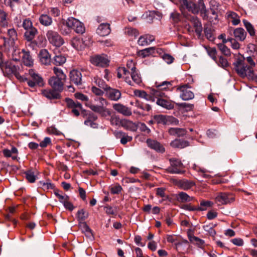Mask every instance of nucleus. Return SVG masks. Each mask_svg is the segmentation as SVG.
I'll return each instance as SVG.
<instances>
[{
    "mask_svg": "<svg viewBox=\"0 0 257 257\" xmlns=\"http://www.w3.org/2000/svg\"><path fill=\"white\" fill-rule=\"evenodd\" d=\"M171 85V82L169 81H164L161 83H158L156 82L153 88L156 90H158L161 93H165L163 92V90L167 89L168 86Z\"/></svg>",
    "mask_w": 257,
    "mask_h": 257,
    "instance_id": "40",
    "label": "nucleus"
},
{
    "mask_svg": "<svg viewBox=\"0 0 257 257\" xmlns=\"http://www.w3.org/2000/svg\"><path fill=\"white\" fill-rule=\"evenodd\" d=\"M130 72L124 67H119L117 69V76L118 78L123 77L125 81L130 85H133L132 81L130 79L129 75Z\"/></svg>",
    "mask_w": 257,
    "mask_h": 257,
    "instance_id": "22",
    "label": "nucleus"
},
{
    "mask_svg": "<svg viewBox=\"0 0 257 257\" xmlns=\"http://www.w3.org/2000/svg\"><path fill=\"white\" fill-rule=\"evenodd\" d=\"M43 95L48 99H58L60 97L59 92L56 90H43L42 91Z\"/></svg>",
    "mask_w": 257,
    "mask_h": 257,
    "instance_id": "36",
    "label": "nucleus"
},
{
    "mask_svg": "<svg viewBox=\"0 0 257 257\" xmlns=\"http://www.w3.org/2000/svg\"><path fill=\"white\" fill-rule=\"evenodd\" d=\"M165 96V93H161L158 90H155L153 87L151 89L150 94L147 93V96L144 99L147 101L154 102L155 98L158 99V97H164Z\"/></svg>",
    "mask_w": 257,
    "mask_h": 257,
    "instance_id": "26",
    "label": "nucleus"
},
{
    "mask_svg": "<svg viewBox=\"0 0 257 257\" xmlns=\"http://www.w3.org/2000/svg\"><path fill=\"white\" fill-rule=\"evenodd\" d=\"M105 96L111 100L118 101L121 98V93L118 89L109 86L105 91Z\"/></svg>",
    "mask_w": 257,
    "mask_h": 257,
    "instance_id": "19",
    "label": "nucleus"
},
{
    "mask_svg": "<svg viewBox=\"0 0 257 257\" xmlns=\"http://www.w3.org/2000/svg\"><path fill=\"white\" fill-rule=\"evenodd\" d=\"M115 134L117 138H121L120 143L123 145H125L127 142H131L133 139L132 137L128 136L126 133L121 131L116 132Z\"/></svg>",
    "mask_w": 257,
    "mask_h": 257,
    "instance_id": "39",
    "label": "nucleus"
},
{
    "mask_svg": "<svg viewBox=\"0 0 257 257\" xmlns=\"http://www.w3.org/2000/svg\"><path fill=\"white\" fill-rule=\"evenodd\" d=\"M146 143L150 148L154 150L157 152L163 153L165 151V149L163 146L156 140L148 139L147 140Z\"/></svg>",
    "mask_w": 257,
    "mask_h": 257,
    "instance_id": "20",
    "label": "nucleus"
},
{
    "mask_svg": "<svg viewBox=\"0 0 257 257\" xmlns=\"http://www.w3.org/2000/svg\"><path fill=\"white\" fill-rule=\"evenodd\" d=\"M96 84L100 88L104 89L105 91L107 90V89L109 87L104 81L103 80H102L100 78H97L95 80Z\"/></svg>",
    "mask_w": 257,
    "mask_h": 257,
    "instance_id": "63",
    "label": "nucleus"
},
{
    "mask_svg": "<svg viewBox=\"0 0 257 257\" xmlns=\"http://www.w3.org/2000/svg\"><path fill=\"white\" fill-rule=\"evenodd\" d=\"M188 237L189 241L193 243L196 244L197 245H202L204 242V240L193 235L188 234Z\"/></svg>",
    "mask_w": 257,
    "mask_h": 257,
    "instance_id": "58",
    "label": "nucleus"
},
{
    "mask_svg": "<svg viewBox=\"0 0 257 257\" xmlns=\"http://www.w3.org/2000/svg\"><path fill=\"white\" fill-rule=\"evenodd\" d=\"M53 71L56 76H53L52 77L59 78L60 79L66 80V75L63 73L62 69L54 67Z\"/></svg>",
    "mask_w": 257,
    "mask_h": 257,
    "instance_id": "53",
    "label": "nucleus"
},
{
    "mask_svg": "<svg viewBox=\"0 0 257 257\" xmlns=\"http://www.w3.org/2000/svg\"><path fill=\"white\" fill-rule=\"evenodd\" d=\"M59 190L58 189L54 190V194L58 198L59 201L61 202L63 204H64L66 202H67L69 197L66 195H63L62 194H60Z\"/></svg>",
    "mask_w": 257,
    "mask_h": 257,
    "instance_id": "50",
    "label": "nucleus"
},
{
    "mask_svg": "<svg viewBox=\"0 0 257 257\" xmlns=\"http://www.w3.org/2000/svg\"><path fill=\"white\" fill-rule=\"evenodd\" d=\"M39 185L41 187L43 188L44 190L45 189H53L55 187V186L53 184H52L51 182H45L44 181H40Z\"/></svg>",
    "mask_w": 257,
    "mask_h": 257,
    "instance_id": "64",
    "label": "nucleus"
},
{
    "mask_svg": "<svg viewBox=\"0 0 257 257\" xmlns=\"http://www.w3.org/2000/svg\"><path fill=\"white\" fill-rule=\"evenodd\" d=\"M173 183L180 188L185 190L190 189L195 185V183L194 181L187 179H173Z\"/></svg>",
    "mask_w": 257,
    "mask_h": 257,
    "instance_id": "16",
    "label": "nucleus"
},
{
    "mask_svg": "<svg viewBox=\"0 0 257 257\" xmlns=\"http://www.w3.org/2000/svg\"><path fill=\"white\" fill-rule=\"evenodd\" d=\"M38 34V30L35 27L27 30L24 33V37L25 39L28 41H32L35 37L36 35Z\"/></svg>",
    "mask_w": 257,
    "mask_h": 257,
    "instance_id": "38",
    "label": "nucleus"
},
{
    "mask_svg": "<svg viewBox=\"0 0 257 257\" xmlns=\"http://www.w3.org/2000/svg\"><path fill=\"white\" fill-rule=\"evenodd\" d=\"M181 4L180 10L185 17H188L189 15H186L184 11L186 9L189 12H191L194 15L200 13V16L203 19H207L206 7L203 0H198L195 3L193 1H188L187 0H179Z\"/></svg>",
    "mask_w": 257,
    "mask_h": 257,
    "instance_id": "2",
    "label": "nucleus"
},
{
    "mask_svg": "<svg viewBox=\"0 0 257 257\" xmlns=\"http://www.w3.org/2000/svg\"><path fill=\"white\" fill-rule=\"evenodd\" d=\"M64 81L65 80L59 78L51 77L49 80V84L54 90L60 92L63 89Z\"/></svg>",
    "mask_w": 257,
    "mask_h": 257,
    "instance_id": "18",
    "label": "nucleus"
},
{
    "mask_svg": "<svg viewBox=\"0 0 257 257\" xmlns=\"http://www.w3.org/2000/svg\"><path fill=\"white\" fill-rule=\"evenodd\" d=\"M226 17L228 20H231L232 25L236 26L240 23L239 17L238 15L234 12L229 11L226 13Z\"/></svg>",
    "mask_w": 257,
    "mask_h": 257,
    "instance_id": "41",
    "label": "nucleus"
},
{
    "mask_svg": "<svg viewBox=\"0 0 257 257\" xmlns=\"http://www.w3.org/2000/svg\"><path fill=\"white\" fill-rule=\"evenodd\" d=\"M46 37L49 42L57 47H60L64 43L63 38L56 31H48L46 33Z\"/></svg>",
    "mask_w": 257,
    "mask_h": 257,
    "instance_id": "6",
    "label": "nucleus"
},
{
    "mask_svg": "<svg viewBox=\"0 0 257 257\" xmlns=\"http://www.w3.org/2000/svg\"><path fill=\"white\" fill-rule=\"evenodd\" d=\"M176 105L179 108H184L186 111L192 110L194 108V105L193 104L186 102L176 103Z\"/></svg>",
    "mask_w": 257,
    "mask_h": 257,
    "instance_id": "60",
    "label": "nucleus"
},
{
    "mask_svg": "<svg viewBox=\"0 0 257 257\" xmlns=\"http://www.w3.org/2000/svg\"><path fill=\"white\" fill-rule=\"evenodd\" d=\"M22 53L23 54L22 56V61L24 64L28 67L32 66L34 64V61L30 55V52L23 49Z\"/></svg>",
    "mask_w": 257,
    "mask_h": 257,
    "instance_id": "27",
    "label": "nucleus"
},
{
    "mask_svg": "<svg viewBox=\"0 0 257 257\" xmlns=\"http://www.w3.org/2000/svg\"><path fill=\"white\" fill-rule=\"evenodd\" d=\"M156 103L158 105L168 110L173 109L174 108V102L163 99V97H158Z\"/></svg>",
    "mask_w": 257,
    "mask_h": 257,
    "instance_id": "28",
    "label": "nucleus"
},
{
    "mask_svg": "<svg viewBox=\"0 0 257 257\" xmlns=\"http://www.w3.org/2000/svg\"><path fill=\"white\" fill-rule=\"evenodd\" d=\"M39 59L42 64L49 65L51 62V55L46 49H42L39 53Z\"/></svg>",
    "mask_w": 257,
    "mask_h": 257,
    "instance_id": "23",
    "label": "nucleus"
},
{
    "mask_svg": "<svg viewBox=\"0 0 257 257\" xmlns=\"http://www.w3.org/2000/svg\"><path fill=\"white\" fill-rule=\"evenodd\" d=\"M155 40V38L153 36L150 35H146L141 36L138 41V43L140 46H144L150 44Z\"/></svg>",
    "mask_w": 257,
    "mask_h": 257,
    "instance_id": "31",
    "label": "nucleus"
},
{
    "mask_svg": "<svg viewBox=\"0 0 257 257\" xmlns=\"http://www.w3.org/2000/svg\"><path fill=\"white\" fill-rule=\"evenodd\" d=\"M79 226L82 232H83L87 237H91L93 236L92 230L86 222L79 223Z\"/></svg>",
    "mask_w": 257,
    "mask_h": 257,
    "instance_id": "45",
    "label": "nucleus"
},
{
    "mask_svg": "<svg viewBox=\"0 0 257 257\" xmlns=\"http://www.w3.org/2000/svg\"><path fill=\"white\" fill-rule=\"evenodd\" d=\"M135 106L139 108L147 111H150L152 109V106L149 104L144 103L139 100H137L135 102Z\"/></svg>",
    "mask_w": 257,
    "mask_h": 257,
    "instance_id": "49",
    "label": "nucleus"
},
{
    "mask_svg": "<svg viewBox=\"0 0 257 257\" xmlns=\"http://www.w3.org/2000/svg\"><path fill=\"white\" fill-rule=\"evenodd\" d=\"M22 26L25 31L34 27L31 20L29 19H26L24 20Z\"/></svg>",
    "mask_w": 257,
    "mask_h": 257,
    "instance_id": "62",
    "label": "nucleus"
},
{
    "mask_svg": "<svg viewBox=\"0 0 257 257\" xmlns=\"http://www.w3.org/2000/svg\"><path fill=\"white\" fill-rule=\"evenodd\" d=\"M66 57L61 54L55 55L52 59L53 64L56 66L62 65L66 62Z\"/></svg>",
    "mask_w": 257,
    "mask_h": 257,
    "instance_id": "43",
    "label": "nucleus"
},
{
    "mask_svg": "<svg viewBox=\"0 0 257 257\" xmlns=\"http://www.w3.org/2000/svg\"><path fill=\"white\" fill-rule=\"evenodd\" d=\"M191 87L187 84L178 87L177 90L180 92V97L184 100L192 99L194 97L193 92L190 90Z\"/></svg>",
    "mask_w": 257,
    "mask_h": 257,
    "instance_id": "10",
    "label": "nucleus"
},
{
    "mask_svg": "<svg viewBox=\"0 0 257 257\" xmlns=\"http://www.w3.org/2000/svg\"><path fill=\"white\" fill-rule=\"evenodd\" d=\"M91 63L97 66L101 67H106L108 65L109 61L105 55H97L90 57Z\"/></svg>",
    "mask_w": 257,
    "mask_h": 257,
    "instance_id": "13",
    "label": "nucleus"
},
{
    "mask_svg": "<svg viewBox=\"0 0 257 257\" xmlns=\"http://www.w3.org/2000/svg\"><path fill=\"white\" fill-rule=\"evenodd\" d=\"M88 212L84 209L79 210L76 214V217L79 223L86 222L85 220L88 218Z\"/></svg>",
    "mask_w": 257,
    "mask_h": 257,
    "instance_id": "37",
    "label": "nucleus"
},
{
    "mask_svg": "<svg viewBox=\"0 0 257 257\" xmlns=\"http://www.w3.org/2000/svg\"><path fill=\"white\" fill-rule=\"evenodd\" d=\"M193 199V197L189 196L186 193L180 192L178 195V200L181 202H190Z\"/></svg>",
    "mask_w": 257,
    "mask_h": 257,
    "instance_id": "44",
    "label": "nucleus"
},
{
    "mask_svg": "<svg viewBox=\"0 0 257 257\" xmlns=\"http://www.w3.org/2000/svg\"><path fill=\"white\" fill-rule=\"evenodd\" d=\"M110 25L108 23H102L98 27L96 33L100 36H106L110 33Z\"/></svg>",
    "mask_w": 257,
    "mask_h": 257,
    "instance_id": "24",
    "label": "nucleus"
},
{
    "mask_svg": "<svg viewBox=\"0 0 257 257\" xmlns=\"http://www.w3.org/2000/svg\"><path fill=\"white\" fill-rule=\"evenodd\" d=\"M156 48L155 47H152L140 50L137 52L139 57L142 58L153 55L155 53Z\"/></svg>",
    "mask_w": 257,
    "mask_h": 257,
    "instance_id": "32",
    "label": "nucleus"
},
{
    "mask_svg": "<svg viewBox=\"0 0 257 257\" xmlns=\"http://www.w3.org/2000/svg\"><path fill=\"white\" fill-rule=\"evenodd\" d=\"M6 71L9 74H14L20 81H23L24 77L21 76L19 73L20 67L16 65L12 62L8 63L6 65Z\"/></svg>",
    "mask_w": 257,
    "mask_h": 257,
    "instance_id": "14",
    "label": "nucleus"
},
{
    "mask_svg": "<svg viewBox=\"0 0 257 257\" xmlns=\"http://www.w3.org/2000/svg\"><path fill=\"white\" fill-rule=\"evenodd\" d=\"M69 77L72 83L76 85L82 84V75L80 70L78 69H73L70 72Z\"/></svg>",
    "mask_w": 257,
    "mask_h": 257,
    "instance_id": "17",
    "label": "nucleus"
},
{
    "mask_svg": "<svg viewBox=\"0 0 257 257\" xmlns=\"http://www.w3.org/2000/svg\"><path fill=\"white\" fill-rule=\"evenodd\" d=\"M216 226V224H210L208 225H205L203 226V229L208 232L210 235L214 237L216 235V231L214 229V227Z\"/></svg>",
    "mask_w": 257,
    "mask_h": 257,
    "instance_id": "52",
    "label": "nucleus"
},
{
    "mask_svg": "<svg viewBox=\"0 0 257 257\" xmlns=\"http://www.w3.org/2000/svg\"><path fill=\"white\" fill-rule=\"evenodd\" d=\"M121 126L127 130L135 132L137 129V124L132 121L127 119H122L121 122Z\"/></svg>",
    "mask_w": 257,
    "mask_h": 257,
    "instance_id": "33",
    "label": "nucleus"
},
{
    "mask_svg": "<svg viewBox=\"0 0 257 257\" xmlns=\"http://www.w3.org/2000/svg\"><path fill=\"white\" fill-rule=\"evenodd\" d=\"M74 96L77 99L86 101V106L93 112L99 113L101 116L107 117L111 115V110L106 107L108 104V101L105 98L102 97L95 98V101L97 102L98 104H94L88 101V97L81 93H76Z\"/></svg>",
    "mask_w": 257,
    "mask_h": 257,
    "instance_id": "1",
    "label": "nucleus"
},
{
    "mask_svg": "<svg viewBox=\"0 0 257 257\" xmlns=\"http://www.w3.org/2000/svg\"><path fill=\"white\" fill-rule=\"evenodd\" d=\"M225 43H219L217 45L218 49L221 52L222 54L225 55V56H230V49L225 45Z\"/></svg>",
    "mask_w": 257,
    "mask_h": 257,
    "instance_id": "59",
    "label": "nucleus"
},
{
    "mask_svg": "<svg viewBox=\"0 0 257 257\" xmlns=\"http://www.w3.org/2000/svg\"><path fill=\"white\" fill-rule=\"evenodd\" d=\"M81 115L84 118H86L84 123L86 125L90 126L91 127L93 128H96L98 127V123L95 122L97 119V116L94 113L90 111H87L83 110L81 113Z\"/></svg>",
    "mask_w": 257,
    "mask_h": 257,
    "instance_id": "7",
    "label": "nucleus"
},
{
    "mask_svg": "<svg viewBox=\"0 0 257 257\" xmlns=\"http://www.w3.org/2000/svg\"><path fill=\"white\" fill-rule=\"evenodd\" d=\"M26 179L31 183H34L36 180L37 176L35 174L34 171L29 170L25 173Z\"/></svg>",
    "mask_w": 257,
    "mask_h": 257,
    "instance_id": "46",
    "label": "nucleus"
},
{
    "mask_svg": "<svg viewBox=\"0 0 257 257\" xmlns=\"http://www.w3.org/2000/svg\"><path fill=\"white\" fill-rule=\"evenodd\" d=\"M170 166L167 169L168 173L171 174H182L184 172L182 171L183 169V164L180 160L175 158H171L169 159Z\"/></svg>",
    "mask_w": 257,
    "mask_h": 257,
    "instance_id": "8",
    "label": "nucleus"
},
{
    "mask_svg": "<svg viewBox=\"0 0 257 257\" xmlns=\"http://www.w3.org/2000/svg\"><path fill=\"white\" fill-rule=\"evenodd\" d=\"M65 24L69 29H72L78 34H82L85 32L84 24L73 17L68 18L66 21Z\"/></svg>",
    "mask_w": 257,
    "mask_h": 257,
    "instance_id": "5",
    "label": "nucleus"
},
{
    "mask_svg": "<svg viewBox=\"0 0 257 257\" xmlns=\"http://www.w3.org/2000/svg\"><path fill=\"white\" fill-rule=\"evenodd\" d=\"M204 32L206 38L209 41H213L215 39L213 31L211 27H204Z\"/></svg>",
    "mask_w": 257,
    "mask_h": 257,
    "instance_id": "54",
    "label": "nucleus"
},
{
    "mask_svg": "<svg viewBox=\"0 0 257 257\" xmlns=\"http://www.w3.org/2000/svg\"><path fill=\"white\" fill-rule=\"evenodd\" d=\"M8 13L3 9H0V26L3 28L8 26Z\"/></svg>",
    "mask_w": 257,
    "mask_h": 257,
    "instance_id": "42",
    "label": "nucleus"
},
{
    "mask_svg": "<svg viewBox=\"0 0 257 257\" xmlns=\"http://www.w3.org/2000/svg\"><path fill=\"white\" fill-rule=\"evenodd\" d=\"M124 32L128 36L134 37L135 38L137 37L139 34L138 31L136 29L131 27L125 28Z\"/></svg>",
    "mask_w": 257,
    "mask_h": 257,
    "instance_id": "56",
    "label": "nucleus"
},
{
    "mask_svg": "<svg viewBox=\"0 0 257 257\" xmlns=\"http://www.w3.org/2000/svg\"><path fill=\"white\" fill-rule=\"evenodd\" d=\"M233 35L235 39L240 41H243L246 37V32L241 28L234 29L233 30Z\"/></svg>",
    "mask_w": 257,
    "mask_h": 257,
    "instance_id": "35",
    "label": "nucleus"
},
{
    "mask_svg": "<svg viewBox=\"0 0 257 257\" xmlns=\"http://www.w3.org/2000/svg\"><path fill=\"white\" fill-rule=\"evenodd\" d=\"M189 145L190 143L188 141L177 139L172 141L170 143L172 147L177 149H183L189 146Z\"/></svg>",
    "mask_w": 257,
    "mask_h": 257,
    "instance_id": "30",
    "label": "nucleus"
},
{
    "mask_svg": "<svg viewBox=\"0 0 257 257\" xmlns=\"http://www.w3.org/2000/svg\"><path fill=\"white\" fill-rule=\"evenodd\" d=\"M112 107L118 113H121L124 116H130L132 114L131 109L122 104H113Z\"/></svg>",
    "mask_w": 257,
    "mask_h": 257,
    "instance_id": "21",
    "label": "nucleus"
},
{
    "mask_svg": "<svg viewBox=\"0 0 257 257\" xmlns=\"http://www.w3.org/2000/svg\"><path fill=\"white\" fill-rule=\"evenodd\" d=\"M153 119L155 122L157 123L165 124L167 122L166 116L162 114L154 115Z\"/></svg>",
    "mask_w": 257,
    "mask_h": 257,
    "instance_id": "57",
    "label": "nucleus"
},
{
    "mask_svg": "<svg viewBox=\"0 0 257 257\" xmlns=\"http://www.w3.org/2000/svg\"><path fill=\"white\" fill-rule=\"evenodd\" d=\"M213 203L210 201L202 200L200 202V206L197 207V211L206 210L207 208L211 207Z\"/></svg>",
    "mask_w": 257,
    "mask_h": 257,
    "instance_id": "47",
    "label": "nucleus"
},
{
    "mask_svg": "<svg viewBox=\"0 0 257 257\" xmlns=\"http://www.w3.org/2000/svg\"><path fill=\"white\" fill-rule=\"evenodd\" d=\"M217 9L216 8L210 7L209 11L206 9L207 19H203L204 20L208 21L210 23H215V21L218 20V14L217 13Z\"/></svg>",
    "mask_w": 257,
    "mask_h": 257,
    "instance_id": "25",
    "label": "nucleus"
},
{
    "mask_svg": "<svg viewBox=\"0 0 257 257\" xmlns=\"http://www.w3.org/2000/svg\"><path fill=\"white\" fill-rule=\"evenodd\" d=\"M40 23L45 26L48 27L53 23L52 18L47 14H41L39 18Z\"/></svg>",
    "mask_w": 257,
    "mask_h": 257,
    "instance_id": "34",
    "label": "nucleus"
},
{
    "mask_svg": "<svg viewBox=\"0 0 257 257\" xmlns=\"http://www.w3.org/2000/svg\"><path fill=\"white\" fill-rule=\"evenodd\" d=\"M205 49L208 53V54L214 60H216V48L213 47L211 48L210 47H205Z\"/></svg>",
    "mask_w": 257,
    "mask_h": 257,
    "instance_id": "61",
    "label": "nucleus"
},
{
    "mask_svg": "<svg viewBox=\"0 0 257 257\" xmlns=\"http://www.w3.org/2000/svg\"><path fill=\"white\" fill-rule=\"evenodd\" d=\"M185 18L192 23L195 28V33L198 37H200L202 34L203 28L199 19L195 16H188V17Z\"/></svg>",
    "mask_w": 257,
    "mask_h": 257,
    "instance_id": "15",
    "label": "nucleus"
},
{
    "mask_svg": "<svg viewBox=\"0 0 257 257\" xmlns=\"http://www.w3.org/2000/svg\"><path fill=\"white\" fill-rule=\"evenodd\" d=\"M187 130L184 128L171 127L168 130L170 135L177 137H183L187 134Z\"/></svg>",
    "mask_w": 257,
    "mask_h": 257,
    "instance_id": "29",
    "label": "nucleus"
},
{
    "mask_svg": "<svg viewBox=\"0 0 257 257\" xmlns=\"http://www.w3.org/2000/svg\"><path fill=\"white\" fill-rule=\"evenodd\" d=\"M234 69L236 73L241 77L246 76L247 72L250 77L254 76V71L244 63V59L238 58L233 62Z\"/></svg>",
    "mask_w": 257,
    "mask_h": 257,
    "instance_id": "3",
    "label": "nucleus"
},
{
    "mask_svg": "<svg viewBox=\"0 0 257 257\" xmlns=\"http://www.w3.org/2000/svg\"><path fill=\"white\" fill-rule=\"evenodd\" d=\"M65 102L68 108L71 110V112L76 116L80 115V111L82 112L84 109H82V104L77 101H74L73 99L66 98Z\"/></svg>",
    "mask_w": 257,
    "mask_h": 257,
    "instance_id": "9",
    "label": "nucleus"
},
{
    "mask_svg": "<svg viewBox=\"0 0 257 257\" xmlns=\"http://www.w3.org/2000/svg\"><path fill=\"white\" fill-rule=\"evenodd\" d=\"M229 42L231 43V46L233 49H238L240 48L239 43L236 41V39L232 38H228L227 40H224L223 43H226Z\"/></svg>",
    "mask_w": 257,
    "mask_h": 257,
    "instance_id": "55",
    "label": "nucleus"
},
{
    "mask_svg": "<svg viewBox=\"0 0 257 257\" xmlns=\"http://www.w3.org/2000/svg\"><path fill=\"white\" fill-rule=\"evenodd\" d=\"M8 38L3 37L4 41V45L5 47H13L15 44V41L17 39V32L14 28L8 30Z\"/></svg>",
    "mask_w": 257,
    "mask_h": 257,
    "instance_id": "12",
    "label": "nucleus"
},
{
    "mask_svg": "<svg viewBox=\"0 0 257 257\" xmlns=\"http://www.w3.org/2000/svg\"><path fill=\"white\" fill-rule=\"evenodd\" d=\"M130 73L132 79L135 83L140 84L142 82V78L138 70H136Z\"/></svg>",
    "mask_w": 257,
    "mask_h": 257,
    "instance_id": "51",
    "label": "nucleus"
},
{
    "mask_svg": "<svg viewBox=\"0 0 257 257\" xmlns=\"http://www.w3.org/2000/svg\"><path fill=\"white\" fill-rule=\"evenodd\" d=\"M215 200L216 203L219 205H224L232 202L234 200V198L231 194L219 192L217 194Z\"/></svg>",
    "mask_w": 257,
    "mask_h": 257,
    "instance_id": "11",
    "label": "nucleus"
},
{
    "mask_svg": "<svg viewBox=\"0 0 257 257\" xmlns=\"http://www.w3.org/2000/svg\"><path fill=\"white\" fill-rule=\"evenodd\" d=\"M243 23L244 24V27H245L247 31L249 34L250 36H254L255 35V30L253 26L250 23L248 22L246 20H243Z\"/></svg>",
    "mask_w": 257,
    "mask_h": 257,
    "instance_id": "48",
    "label": "nucleus"
},
{
    "mask_svg": "<svg viewBox=\"0 0 257 257\" xmlns=\"http://www.w3.org/2000/svg\"><path fill=\"white\" fill-rule=\"evenodd\" d=\"M28 78L24 77L22 81H27L28 85L31 87L35 86H43L44 85V81L43 78L33 69H30Z\"/></svg>",
    "mask_w": 257,
    "mask_h": 257,
    "instance_id": "4",
    "label": "nucleus"
}]
</instances>
